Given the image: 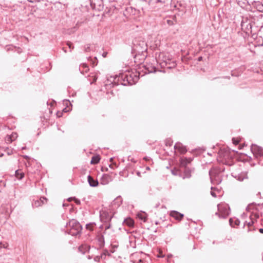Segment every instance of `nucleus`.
Instances as JSON below:
<instances>
[{"instance_id":"obj_31","label":"nucleus","mask_w":263,"mask_h":263,"mask_svg":"<svg viewBox=\"0 0 263 263\" xmlns=\"http://www.w3.org/2000/svg\"><path fill=\"white\" fill-rule=\"evenodd\" d=\"M232 140H233V143H234L235 145H237V144H238V143H239V141H238V140H236V139H234V138H233Z\"/></svg>"},{"instance_id":"obj_11","label":"nucleus","mask_w":263,"mask_h":263,"mask_svg":"<svg viewBox=\"0 0 263 263\" xmlns=\"http://www.w3.org/2000/svg\"><path fill=\"white\" fill-rule=\"evenodd\" d=\"M44 200L47 201V199L45 197H41L39 199L34 200L32 203V205L34 207H39L44 203Z\"/></svg>"},{"instance_id":"obj_17","label":"nucleus","mask_w":263,"mask_h":263,"mask_svg":"<svg viewBox=\"0 0 263 263\" xmlns=\"http://www.w3.org/2000/svg\"><path fill=\"white\" fill-rule=\"evenodd\" d=\"M180 161L181 166L186 167V166L191 162V160L186 158H181Z\"/></svg>"},{"instance_id":"obj_33","label":"nucleus","mask_w":263,"mask_h":263,"mask_svg":"<svg viewBox=\"0 0 263 263\" xmlns=\"http://www.w3.org/2000/svg\"><path fill=\"white\" fill-rule=\"evenodd\" d=\"M105 12L106 14H109L110 13V9H108V8L105 10Z\"/></svg>"},{"instance_id":"obj_6","label":"nucleus","mask_w":263,"mask_h":263,"mask_svg":"<svg viewBox=\"0 0 263 263\" xmlns=\"http://www.w3.org/2000/svg\"><path fill=\"white\" fill-rule=\"evenodd\" d=\"M166 0H149L148 5L150 9H154L162 6Z\"/></svg>"},{"instance_id":"obj_37","label":"nucleus","mask_w":263,"mask_h":263,"mask_svg":"<svg viewBox=\"0 0 263 263\" xmlns=\"http://www.w3.org/2000/svg\"><path fill=\"white\" fill-rule=\"evenodd\" d=\"M92 65L93 66H95L97 65V62H96L95 61H92Z\"/></svg>"},{"instance_id":"obj_27","label":"nucleus","mask_w":263,"mask_h":263,"mask_svg":"<svg viewBox=\"0 0 263 263\" xmlns=\"http://www.w3.org/2000/svg\"><path fill=\"white\" fill-rule=\"evenodd\" d=\"M67 46L69 47V49H70V51H71V50H72V49H73V48H74V47H73V46L71 42H68L67 43Z\"/></svg>"},{"instance_id":"obj_28","label":"nucleus","mask_w":263,"mask_h":263,"mask_svg":"<svg viewBox=\"0 0 263 263\" xmlns=\"http://www.w3.org/2000/svg\"><path fill=\"white\" fill-rule=\"evenodd\" d=\"M87 247H85V249H86ZM84 249V246H80L79 248V250L80 252H82L83 254H84L85 253V251L83 250V249Z\"/></svg>"},{"instance_id":"obj_47","label":"nucleus","mask_w":263,"mask_h":263,"mask_svg":"<svg viewBox=\"0 0 263 263\" xmlns=\"http://www.w3.org/2000/svg\"><path fill=\"white\" fill-rule=\"evenodd\" d=\"M113 160V158H110V161H112Z\"/></svg>"},{"instance_id":"obj_44","label":"nucleus","mask_w":263,"mask_h":263,"mask_svg":"<svg viewBox=\"0 0 263 263\" xmlns=\"http://www.w3.org/2000/svg\"><path fill=\"white\" fill-rule=\"evenodd\" d=\"M29 2H33L34 0H28Z\"/></svg>"},{"instance_id":"obj_48","label":"nucleus","mask_w":263,"mask_h":263,"mask_svg":"<svg viewBox=\"0 0 263 263\" xmlns=\"http://www.w3.org/2000/svg\"><path fill=\"white\" fill-rule=\"evenodd\" d=\"M8 154L10 155L11 153H10V152H8Z\"/></svg>"},{"instance_id":"obj_21","label":"nucleus","mask_w":263,"mask_h":263,"mask_svg":"<svg viewBox=\"0 0 263 263\" xmlns=\"http://www.w3.org/2000/svg\"><path fill=\"white\" fill-rule=\"evenodd\" d=\"M100 160L99 156H93L91 158V164H97Z\"/></svg>"},{"instance_id":"obj_40","label":"nucleus","mask_w":263,"mask_h":263,"mask_svg":"<svg viewBox=\"0 0 263 263\" xmlns=\"http://www.w3.org/2000/svg\"><path fill=\"white\" fill-rule=\"evenodd\" d=\"M202 58L201 57H200L198 58V60L199 61H200L202 60Z\"/></svg>"},{"instance_id":"obj_2","label":"nucleus","mask_w":263,"mask_h":263,"mask_svg":"<svg viewBox=\"0 0 263 263\" xmlns=\"http://www.w3.org/2000/svg\"><path fill=\"white\" fill-rule=\"evenodd\" d=\"M122 79H123L124 85L127 84L133 85L138 82L139 80V76L135 73H128L123 74L122 75Z\"/></svg>"},{"instance_id":"obj_20","label":"nucleus","mask_w":263,"mask_h":263,"mask_svg":"<svg viewBox=\"0 0 263 263\" xmlns=\"http://www.w3.org/2000/svg\"><path fill=\"white\" fill-rule=\"evenodd\" d=\"M15 176L18 179H22L24 176V173L21 170L15 171Z\"/></svg>"},{"instance_id":"obj_8","label":"nucleus","mask_w":263,"mask_h":263,"mask_svg":"<svg viewBox=\"0 0 263 263\" xmlns=\"http://www.w3.org/2000/svg\"><path fill=\"white\" fill-rule=\"evenodd\" d=\"M112 180L111 176L108 174H104L102 176L100 182L101 184L103 185H106L109 183Z\"/></svg>"},{"instance_id":"obj_29","label":"nucleus","mask_w":263,"mask_h":263,"mask_svg":"<svg viewBox=\"0 0 263 263\" xmlns=\"http://www.w3.org/2000/svg\"><path fill=\"white\" fill-rule=\"evenodd\" d=\"M167 24L170 26H171V25H173V22L172 20H167Z\"/></svg>"},{"instance_id":"obj_3","label":"nucleus","mask_w":263,"mask_h":263,"mask_svg":"<svg viewBox=\"0 0 263 263\" xmlns=\"http://www.w3.org/2000/svg\"><path fill=\"white\" fill-rule=\"evenodd\" d=\"M218 212L216 215L220 218H226L230 214V208L226 203H220L217 205Z\"/></svg>"},{"instance_id":"obj_30","label":"nucleus","mask_w":263,"mask_h":263,"mask_svg":"<svg viewBox=\"0 0 263 263\" xmlns=\"http://www.w3.org/2000/svg\"><path fill=\"white\" fill-rule=\"evenodd\" d=\"M89 48H90V45H87L85 47V52H88L89 51Z\"/></svg>"},{"instance_id":"obj_18","label":"nucleus","mask_w":263,"mask_h":263,"mask_svg":"<svg viewBox=\"0 0 263 263\" xmlns=\"http://www.w3.org/2000/svg\"><path fill=\"white\" fill-rule=\"evenodd\" d=\"M124 223L129 227H133L134 224V221L133 219L128 218L124 220Z\"/></svg>"},{"instance_id":"obj_9","label":"nucleus","mask_w":263,"mask_h":263,"mask_svg":"<svg viewBox=\"0 0 263 263\" xmlns=\"http://www.w3.org/2000/svg\"><path fill=\"white\" fill-rule=\"evenodd\" d=\"M174 148L178 150L181 154H184L187 152L186 147L180 143H176L174 146Z\"/></svg>"},{"instance_id":"obj_43","label":"nucleus","mask_w":263,"mask_h":263,"mask_svg":"<svg viewBox=\"0 0 263 263\" xmlns=\"http://www.w3.org/2000/svg\"><path fill=\"white\" fill-rule=\"evenodd\" d=\"M102 239H103V236H102L101 238H100V241H101Z\"/></svg>"},{"instance_id":"obj_38","label":"nucleus","mask_w":263,"mask_h":263,"mask_svg":"<svg viewBox=\"0 0 263 263\" xmlns=\"http://www.w3.org/2000/svg\"><path fill=\"white\" fill-rule=\"evenodd\" d=\"M259 232L260 233H262L263 234V229L262 228H260L259 229Z\"/></svg>"},{"instance_id":"obj_46","label":"nucleus","mask_w":263,"mask_h":263,"mask_svg":"<svg viewBox=\"0 0 263 263\" xmlns=\"http://www.w3.org/2000/svg\"><path fill=\"white\" fill-rule=\"evenodd\" d=\"M94 59H95V61H97V58H96V57H95Z\"/></svg>"},{"instance_id":"obj_26","label":"nucleus","mask_w":263,"mask_h":263,"mask_svg":"<svg viewBox=\"0 0 263 263\" xmlns=\"http://www.w3.org/2000/svg\"><path fill=\"white\" fill-rule=\"evenodd\" d=\"M257 7L259 11L263 12V4H258Z\"/></svg>"},{"instance_id":"obj_42","label":"nucleus","mask_w":263,"mask_h":263,"mask_svg":"<svg viewBox=\"0 0 263 263\" xmlns=\"http://www.w3.org/2000/svg\"><path fill=\"white\" fill-rule=\"evenodd\" d=\"M76 203H77V204H80V201L79 200H77V201H76Z\"/></svg>"},{"instance_id":"obj_41","label":"nucleus","mask_w":263,"mask_h":263,"mask_svg":"<svg viewBox=\"0 0 263 263\" xmlns=\"http://www.w3.org/2000/svg\"><path fill=\"white\" fill-rule=\"evenodd\" d=\"M172 174H174V175H176V173L174 171H172Z\"/></svg>"},{"instance_id":"obj_10","label":"nucleus","mask_w":263,"mask_h":263,"mask_svg":"<svg viewBox=\"0 0 263 263\" xmlns=\"http://www.w3.org/2000/svg\"><path fill=\"white\" fill-rule=\"evenodd\" d=\"M17 137V134L16 133H12L10 135H7L5 138V141L8 143H10L15 140Z\"/></svg>"},{"instance_id":"obj_15","label":"nucleus","mask_w":263,"mask_h":263,"mask_svg":"<svg viewBox=\"0 0 263 263\" xmlns=\"http://www.w3.org/2000/svg\"><path fill=\"white\" fill-rule=\"evenodd\" d=\"M79 69L82 73H85L89 71V67L86 64H82L79 67Z\"/></svg>"},{"instance_id":"obj_19","label":"nucleus","mask_w":263,"mask_h":263,"mask_svg":"<svg viewBox=\"0 0 263 263\" xmlns=\"http://www.w3.org/2000/svg\"><path fill=\"white\" fill-rule=\"evenodd\" d=\"M235 178L239 181H242L245 179L247 178V175L246 173H242L241 174H238L237 176H236Z\"/></svg>"},{"instance_id":"obj_45","label":"nucleus","mask_w":263,"mask_h":263,"mask_svg":"<svg viewBox=\"0 0 263 263\" xmlns=\"http://www.w3.org/2000/svg\"><path fill=\"white\" fill-rule=\"evenodd\" d=\"M61 114H62L61 113H60V115H58V117H61Z\"/></svg>"},{"instance_id":"obj_39","label":"nucleus","mask_w":263,"mask_h":263,"mask_svg":"<svg viewBox=\"0 0 263 263\" xmlns=\"http://www.w3.org/2000/svg\"><path fill=\"white\" fill-rule=\"evenodd\" d=\"M253 222L251 221L250 222H249L248 224L249 226H251L253 225Z\"/></svg>"},{"instance_id":"obj_12","label":"nucleus","mask_w":263,"mask_h":263,"mask_svg":"<svg viewBox=\"0 0 263 263\" xmlns=\"http://www.w3.org/2000/svg\"><path fill=\"white\" fill-rule=\"evenodd\" d=\"M87 180L88 183L90 186L92 187L97 186L99 183L97 180L94 179L91 176L88 175L87 177Z\"/></svg>"},{"instance_id":"obj_36","label":"nucleus","mask_w":263,"mask_h":263,"mask_svg":"<svg viewBox=\"0 0 263 263\" xmlns=\"http://www.w3.org/2000/svg\"><path fill=\"white\" fill-rule=\"evenodd\" d=\"M111 225L110 223H109L108 224H107L106 227H105V229L107 230V229H108L110 228Z\"/></svg>"},{"instance_id":"obj_22","label":"nucleus","mask_w":263,"mask_h":263,"mask_svg":"<svg viewBox=\"0 0 263 263\" xmlns=\"http://www.w3.org/2000/svg\"><path fill=\"white\" fill-rule=\"evenodd\" d=\"M229 222L232 227H234V225L238 226L240 223V221L238 219H236L234 221V224H233V219L232 218H230Z\"/></svg>"},{"instance_id":"obj_13","label":"nucleus","mask_w":263,"mask_h":263,"mask_svg":"<svg viewBox=\"0 0 263 263\" xmlns=\"http://www.w3.org/2000/svg\"><path fill=\"white\" fill-rule=\"evenodd\" d=\"M171 216L174 217L176 219L180 220L183 217V214H181L177 211H172L170 214Z\"/></svg>"},{"instance_id":"obj_25","label":"nucleus","mask_w":263,"mask_h":263,"mask_svg":"<svg viewBox=\"0 0 263 263\" xmlns=\"http://www.w3.org/2000/svg\"><path fill=\"white\" fill-rule=\"evenodd\" d=\"M8 246H9V245L7 242H0V249H1V248L8 249Z\"/></svg>"},{"instance_id":"obj_23","label":"nucleus","mask_w":263,"mask_h":263,"mask_svg":"<svg viewBox=\"0 0 263 263\" xmlns=\"http://www.w3.org/2000/svg\"><path fill=\"white\" fill-rule=\"evenodd\" d=\"M138 217L143 220V221H146V217L145 215V213H139L137 215Z\"/></svg>"},{"instance_id":"obj_1","label":"nucleus","mask_w":263,"mask_h":263,"mask_svg":"<svg viewBox=\"0 0 263 263\" xmlns=\"http://www.w3.org/2000/svg\"><path fill=\"white\" fill-rule=\"evenodd\" d=\"M68 233L72 236L79 235L82 231V226L80 223L74 219L71 220L66 225Z\"/></svg>"},{"instance_id":"obj_14","label":"nucleus","mask_w":263,"mask_h":263,"mask_svg":"<svg viewBox=\"0 0 263 263\" xmlns=\"http://www.w3.org/2000/svg\"><path fill=\"white\" fill-rule=\"evenodd\" d=\"M251 149L252 152L254 153H257L258 154H261L262 153V148L256 145L252 144L251 147Z\"/></svg>"},{"instance_id":"obj_32","label":"nucleus","mask_w":263,"mask_h":263,"mask_svg":"<svg viewBox=\"0 0 263 263\" xmlns=\"http://www.w3.org/2000/svg\"><path fill=\"white\" fill-rule=\"evenodd\" d=\"M211 194L214 197H217V195H216V193L215 192H214L213 191H211Z\"/></svg>"},{"instance_id":"obj_24","label":"nucleus","mask_w":263,"mask_h":263,"mask_svg":"<svg viewBox=\"0 0 263 263\" xmlns=\"http://www.w3.org/2000/svg\"><path fill=\"white\" fill-rule=\"evenodd\" d=\"M95 224L92 223H90L89 224H87L86 225V228L87 230H89L90 231H92L93 227H94Z\"/></svg>"},{"instance_id":"obj_4","label":"nucleus","mask_w":263,"mask_h":263,"mask_svg":"<svg viewBox=\"0 0 263 263\" xmlns=\"http://www.w3.org/2000/svg\"><path fill=\"white\" fill-rule=\"evenodd\" d=\"M90 5L92 9L98 11H101L104 9L103 0H91Z\"/></svg>"},{"instance_id":"obj_5","label":"nucleus","mask_w":263,"mask_h":263,"mask_svg":"<svg viewBox=\"0 0 263 263\" xmlns=\"http://www.w3.org/2000/svg\"><path fill=\"white\" fill-rule=\"evenodd\" d=\"M157 61L162 66L167 65L170 62V59L164 53H161L156 58Z\"/></svg>"},{"instance_id":"obj_34","label":"nucleus","mask_w":263,"mask_h":263,"mask_svg":"<svg viewBox=\"0 0 263 263\" xmlns=\"http://www.w3.org/2000/svg\"><path fill=\"white\" fill-rule=\"evenodd\" d=\"M97 77L96 76H93V82H91V84H92V83L96 82L97 81Z\"/></svg>"},{"instance_id":"obj_16","label":"nucleus","mask_w":263,"mask_h":263,"mask_svg":"<svg viewBox=\"0 0 263 263\" xmlns=\"http://www.w3.org/2000/svg\"><path fill=\"white\" fill-rule=\"evenodd\" d=\"M144 67L148 73L155 71L156 68L155 66L151 64H146L144 65Z\"/></svg>"},{"instance_id":"obj_7","label":"nucleus","mask_w":263,"mask_h":263,"mask_svg":"<svg viewBox=\"0 0 263 263\" xmlns=\"http://www.w3.org/2000/svg\"><path fill=\"white\" fill-rule=\"evenodd\" d=\"M112 217L106 211H102L100 212V219L103 222L106 223L109 222Z\"/></svg>"},{"instance_id":"obj_35","label":"nucleus","mask_w":263,"mask_h":263,"mask_svg":"<svg viewBox=\"0 0 263 263\" xmlns=\"http://www.w3.org/2000/svg\"><path fill=\"white\" fill-rule=\"evenodd\" d=\"M107 52H104L102 54V56L104 58H105L107 55Z\"/></svg>"}]
</instances>
